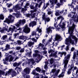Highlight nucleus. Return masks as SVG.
<instances>
[{"label": "nucleus", "mask_w": 78, "mask_h": 78, "mask_svg": "<svg viewBox=\"0 0 78 78\" xmlns=\"http://www.w3.org/2000/svg\"><path fill=\"white\" fill-rule=\"evenodd\" d=\"M71 73H72V69H69L67 72V73H68V75H70V74H71Z\"/></svg>", "instance_id": "nucleus-24"}, {"label": "nucleus", "mask_w": 78, "mask_h": 78, "mask_svg": "<svg viewBox=\"0 0 78 78\" xmlns=\"http://www.w3.org/2000/svg\"><path fill=\"white\" fill-rule=\"evenodd\" d=\"M32 35L33 36H34V35L36 36V32H33Z\"/></svg>", "instance_id": "nucleus-54"}, {"label": "nucleus", "mask_w": 78, "mask_h": 78, "mask_svg": "<svg viewBox=\"0 0 78 78\" xmlns=\"http://www.w3.org/2000/svg\"><path fill=\"white\" fill-rule=\"evenodd\" d=\"M36 70L35 69H34L32 71V74L33 75H36Z\"/></svg>", "instance_id": "nucleus-43"}, {"label": "nucleus", "mask_w": 78, "mask_h": 78, "mask_svg": "<svg viewBox=\"0 0 78 78\" xmlns=\"http://www.w3.org/2000/svg\"><path fill=\"white\" fill-rule=\"evenodd\" d=\"M17 43L18 45H20L21 44H22V42L20 40H17Z\"/></svg>", "instance_id": "nucleus-29"}, {"label": "nucleus", "mask_w": 78, "mask_h": 78, "mask_svg": "<svg viewBox=\"0 0 78 78\" xmlns=\"http://www.w3.org/2000/svg\"><path fill=\"white\" fill-rule=\"evenodd\" d=\"M27 44L28 46L30 47H31L32 45L34 44V42H31V41H29L28 42Z\"/></svg>", "instance_id": "nucleus-20"}, {"label": "nucleus", "mask_w": 78, "mask_h": 78, "mask_svg": "<svg viewBox=\"0 0 78 78\" xmlns=\"http://www.w3.org/2000/svg\"><path fill=\"white\" fill-rule=\"evenodd\" d=\"M21 64H22V62H19L18 63L15 62L13 64V66L14 67H16V66L18 67L20 65H21Z\"/></svg>", "instance_id": "nucleus-14"}, {"label": "nucleus", "mask_w": 78, "mask_h": 78, "mask_svg": "<svg viewBox=\"0 0 78 78\" xmlns=\"http://www.w3.org/2000/svg\"><path fill=\"white\" fill-rule=\"evenodd\" d=\"M65 61H64V67L65 69H67V65L69 62V61L70 60V56L69 55H67L66 57L64 58Z\"/></svg>", "instance_id": "nucleus-2"}, {"label": "nucleus", "mask_w": 78, "mask_h": 78, "mask_svg": "<svg viewBox=\"0 0 78 78\" xmlns=\"http://www.w3.org/2000/svg\"><path fill=\"white\" fill-rule=\"evenodd\" d=\"M22 23V20H20L19 22H18L15 25L16 27V29L17 28H19V29H17L16 30H22V29L20 27V25H21Z\"/></svg>", "instance_id": "nucleus-4"}, {"label": "nucleus", "mask_w": 78, "mask_h": 78, "mask_svg": "<svg viewBox=\"0 0 78 78\" xmlns=\"http://www.w3.org/2000/svg\"><path fill=\"white\" fill-rule=\"evenodd\" d=\"M19 33H15L14 34V37H15V38H17L16 37L18 35H19Z\"/></svg>", "instance_id": "nucleus-38"}, {"label": "nucleus", "mask_w": 78, "mask_h": 78, "mask_svg": "<svg viewBox=\"0 0 78 78\" xmlns=\"http://www.w3.org/2000/svg\"><path fill=\"white\" fill-rule=\"evenodd\" d=\"M76 2V0H72V4L75 3Z\"/></svg>", "instance_id": "nucleus-58"}, {"label": "nucleus", "mask_w": 78, "mask_h": 78, "mask_svg": "<svg viewBox=\"0 0 78 78\" xmlns=\"http://www.w3.org/2000/svg\"><path fill=\"white\" fill-rule=\"evenodd\" d=\"M51 13H52V12H51V11H48V14L49 15H50V14H51Z\"/></svg>", "instance_id": "nucleus-60"}, {"label": "nucleus", "mask_w": 78, "mask_h": 78, "mask_svg": "<svg viewBox=\"0 0 78 78\" xmlns=\"http://www.w3.org/2000/svg\"><path fill=\"white\" fill-rule=\"evenodd\" d=\"M4 25L5 26V27H3V28H5V29H8V26H7L6 24H5V23H3Z\"/></svg>", "instance_id": "nucleus-34"}, {"label": "nucleus", "mask_w": 78, "mask_h": 78, "mask_svg": "<svg viewBox=\"0 0 78 78\" xmlns=\"http://www.w3.org/2000/svg\"><path fill=\"white\" fill-rule=\"evenodd\" d=\"M20 39H22V40H24V36L22 35L19 37Z\"/></svg>", "instance_id": "nucleus-28"}, {"label": "nucleus", "mask_w": 78, "mask_h": 78, "mask_svg": "<svg viewBox=\"0 0 78 78\" xmlns=\"http://www.w3.org/2000/svg\"><path fill=\"white\" fill-rule=\"evenodd\" d=\"M8 55H9V54H7V57L6 58H5V60L6 61H8V60H9V56Z\"/></svg>", "instance_id": "nucleus-42"}, {"label": "nucleus", "mask_w": 78, "mask_h": 78, "mask_svg": "<svg viewBox=\"0 0 78 78\" xmlns=\"http://www.w3.org/2000/svg\"><path fill=\"white\" fill-rule=\"evenodd\" d=\"M21 2V6H22L23 5V1H22V0H21L20 1V2Z\"/></svg>", "instance_id": "nucleus-61"}, {"label": "nucleus", "mask_w": 78, "mask_h": 78, "mask_svg": "<svg viewBox=\"0 0 78 78\" xmlns=\"http://www.w3.org/2000/svg\"><path fill=\"white\" fill-rule=\"evenodd\" d=\"M13 22H14V20H9V19L7 18L6 20L4 21V22L7 23L8 24H9L10 23H12Z\"/></svg>", "instance_id": "nucleus-10"}, {"label": "nucleus", "mask_w": 78, "mask_h": 78, "mask_svg": "<svg viewBox=\"0 0 78 78\" xmlns=\"http://www.w3.org/2000/svg\"><path fill=\"white\" fill-rule=\"evenodd\" d=\"M55 15L56 16H58L60 15V14L58 12H56Z\"/></svg>", "instance_id": "nucleus-41"}, {"label": "nucleus", "mask_w": 78, "mask_h": 78, "mask_svg": "<svg viewBox=\"0 0 78 78\" xmlns=\"http://www.w3.org/2000/svg\"><path fill=\"white\" fill-rule=\"evenodd\" d=\"M22 23L23 24H24L25 23L26 20L25 19H23L22 20Z\"/></svg>", "instance_id": "nucleus-51"}, {"label": "nucleus", "mask_w": 78, "mask_h": 78, "mask_svg": "<svg viewBox=\"0 0 78 78\" xmlns=\"http://www.w3.org/2000/svg\"><path fill=\"white\" fill-rule=\"evenodd\" d=\"M46 17H45V15H43V16H42V19H43V20H45V18H46Z\"/></svg>", "instance_id": "nucleus-63"}, {"label": "nucleus", "mask_w": 78, "mask_h": 78, "mask_svg": "<svg viewBox=\"0 0 78 78\" xmlns=\"http://www.w3.org/2000/svg\"><path fill=\"white\" fill-rule=\"evenodd\" d=\"M61 18H62V19H63V17H62V16H59V17H57V19L58 20H59L60 19H61Z\"/></svg>", "instance_id": "nucleus-49"}, {"label": "nucleus", "mask_w": 78, "mask_h": 78, "mask_svg": "<svg viewBox=\"0 0 78 78\" xmlns=\"http://www.w3.org/2000/svg\"><path fill=\"white\" fill-rule=\"evenodd\" d=\"M5 73L3 70H0V76H2V75H4Z\"/></svg>", "instance_id": "nucleus-23"}, {"label": "nucleus", "mask_w": 78, "mask_h": 78, "mask_svg": "<svg viewBox=\"0 0 78 78\" xmlns=\"http://www.w3.org/2000/svg\"><path fill=\"white\" fill-rule=\"evenodd\" d=\"M55 41H61L62 38L61 37L60 35L57 34L55 36Z\"/></svg>", "instance_id": "nucleus-9"}, {"label": "nucleus", "mask_w": 78, "mask_h": 78, "mask_svg": "<svg viewBox=\"0 0 78 78\" xmlns=\"http://www.w3.org/2000/svg\"><path fill=\"white\" fill-rule=\"evenodd\" d=\"M70 68L69 69L72 70V69H73V67H74V65L73 64H71L70 66Z\"/></svg>", "instance_id": "nucleus-40"}, {"label": "nucleus", "mask_w": 78, "mask_h": 78, "mask_svg": "<svg viewBox=\"0 0 78 78\" xmlns=\"http://www.w3.org/2000/svg\"><path fill=\"white\" fill-rule=\"evenodd\" d=\"M44 20L47 22H50V18L49 17L46 18H45V20Z\"/></svg>", "instance_id": "nucleus-27"}, {"label": "nucleus", "mask_w": 78, "mask_h": 78, "mask_svg": "<svg viewBox=\"0 0 78 78\" xmlns=\"http://www.w3.org/2000/svg\"><path fill=\"white\" fill-rule=\"evenodd\" d=\"M23 31L25 33H29L30 32V28L27 26H25L23 29Z\"/></svg>", "instance_id": "nucleus-7"}, {"label": "nucleus", "mask_w": 78, "mask_h": 78, "mask_svg": "<svg viewBox=\"0 0 78 78\" xmlns=\"http://www.w3.org/2000/svg\"><path fill=\"white\" fill-rule=\"evenodd\" d=\"M33 16H32V18H34L35 17V15H36V13H34L33 14H32Z\"/></svg>", "instance_id": "nucleus-50"}, {"label": "nucleus", "mask_w": 78, "mask_h": 78, "mask_svg": "<svg viewBox=\"0 0 78 78\" xmlns=\"http://www.w3.org/2000/svg\"><path fill=\"white\" fill-rule=\"evenodd\" d=\"M34 6H33V5H30V9H34Z\"/></svg>", "instance_id": "nucleus-59"}, {"label": "nucleus", "mask_w": 78, "mask_h": 78, "mask_svg": "<svg viewBox=\"0 0 78 78\" xmlns=\"http://www.w3.org/2000/svg\"><path fill=\"white\" fill-rule=\"evenodd\" d=\"M12 38V37L10 36L9 38V41H14V40H12V39H11Z\"/></svg>", "instance_id": "nucleus-52"}, {"label": "nucleus", "mask_w": 78, "mask_h": 78, "mask_svg": "<svg viewBox=\"0 0 78 78\" xmlns=\"http://www.w3.org/2000/svg\"><path fill=\"white\" fill-rule=\"evenodd\" d=\"M30 73V69L29 68H26L23 70V74L24 75H27Z\"/></svg>", "instance_id": "nucleus-3"}, {"label": "nucleus", "mask_w": 78, "mask_h": 78, "mask_svg": "<svg viewBox=\"0 0 78 78\" xmlns=\"http://www.w3.org/2000/svg\"><path fill=\"white\" fill-rule=\"evenodd\" d=\"M5 51H7V50H9V49H11V48H10V45L7 44L5 46Z\"/></svg>", "instance_id": "nucleus-16"}, {"label": "nucleus", "mask_w": 78, "mask_h": 78, "mask_svg": "<svg viewBox=\"0 0 78 78\" xmlns=\"http://www.w3.org/2000/svg\"><path fill=\"white\" fill-rule=\"evenodd\" d=\"M11 73H12V75L13 76H16V72L12 69H10L8 71V75H9Z\"/></svg>", "instance_id": "nucleus-5"}, {"label": "nucleus", "mask_w": 78, "mask_h": 78, "mask_svg": "<svg viewBox=\"0 0 78 78\" xmlns=\"http://www.w3.org/2000/svg\"><path fill=\"white\" fill-rule=\"evenodd\" d=\"M12 18H13V19H14V17L12 16V15L9 16V19H10L9 20H11Z\"/></svg>", "instance_id": "nucleus-45"}, {"label": "nucleus", "mask_w": 78, "mask_h": 78, "mask_svg": "<svg viewBox=\"0 0 78 78\" xmlns=\"http://www.w3.org/2000/svg\"><path fill=\"white\" fill-rule=\"evenodd\" d=\"M5 17L3 16V15L1 14L0 15V23H1V20H4Z\"/></svg>", "instance_id": "nucleus-21"}, {"label": "nucleus", "mask_w": 78, "mask_h": 78, "mask_svg": "<svg viewBox=\"0 0 78 78\" xmlns=\"http://www.w3.org/2000/svg\"><path fill=\"white\" fill-rule=\"evenodd\" d=\"M75 25L74 24V23L73 24L72 26L69 27L68 29V33L69 34H70V36H69V38H67L66 41L68 42H69L70 43H71L72 45H73L75 44V41L73 40L72 39V38L73 39L75 38V36L73 35V32L74 31V30L75 28Z\"/></svg>", "instance_id": "nucleus-1"}, {"label": "nucleus", "mask_w": 78, "mask_h": 78, "mask_svg": "<svg viewBox=\"0 0 78 78\" xmlns=\"http://www.w3.org/2000/svg\"><path fill=\"white\" fill-rule=\"evenodd\" d=\"M57 5L58 6V8H59L60 7V5H62V4L59 3H58L57 4Z\"/></svg>", "instance_id": "nucleus-57"}, {"label": "nucleus", "mask_w": 78, "mask_h": 78, "mask_svg": "<svg viewBox=\"0 0 78 78\" xmlns=\"http://www.w3.org/2000/svg\"><path fill=\"white\" fill-rule=\"evenodd\" d=\"M37 23L35 21H33L32 22L30 23L29 24V26L30 27H33L36 25V23Z\"/></svg>", "instance_id": "nucleus-12"}, {"label": "nucleus", "mask_w": 78, "mask_h": 78, "mask_svg": "<svg viewBox=\"0 0 78 78\" xmlns=\"http://www.w3.org/2000/svg\"><path fill=\"white\" fill-rule=\"evenodd\" d=\"M20 48H21L20 47L18 46V47H16V50H20Z\"/></svg>", "instance_id": "nucleus-62"}, {"label": "nucleus", "mask_w": 78, "mask_h": 78, "mask_svg": "<svg viewBox=\"0 0 78 78\" xmlns=\"http://www.w3.org/2000/svg\"><path fill=\"white\" fill-rule=\"evenodd\" d=\"M53 62H54V60L53 58H51V59L50 60V63L51 64H52Z\"/></svg>", "instance_id": "nucleus-26"}, {"label": "nucleus", "mask_w": 78, "mask_h": 78, "mask_svg": "<svg viewBox=\"0 0 78 78\" xmlns=\"http://www.w3.org/2000/svg\"><path fill=\"white\" fill-rule=\"evenodd\" d=\"M35 70H36L37 72H40L41 71V69H40L39 67H37L36 68Z\"/></svg>", "instance_id": "nucleus-22"}, {"label": "nucleus", "mask_w": 78, "mask_h": 78, "mask_svg": "<svg viewBox=\"0 0 78 78\" xmlns=\"http://www.w3.org/2000/svg\"><path fill=\"white\" fill-rule=\"evenodd\" d=\"M74 20L75 22H78V17H77V19H74Z\"/></svg>", "instance_id": "nucleus-53"}, {"label": "nucleus", "mask_w": 78, "mask_h": 78, "mask_svg": "<svg viewBox=\"0 0 78 78\" xmlns=\"http://www.w3.org/2000/svg\"><path fill=\"white\" fill-rule=\"evenodd\" d=\"M11 33H8V35H9V36H12V33H13V32L12 31H10Z\"/></svg>", "instance_id": "nucleus-46"}, {"label": "nucleus", "mask_w": 78, "mask_h": 78, "mask_svg": "<svg viewBox=\"0 0 78 78\" xmlns=\"http://www.w3.org/2000/svg\"><path fill=\"white\" fill-rule=\"evenodd\" d=\"M7 31L8 32V29H5V28H3L0 31L1 33H5L6 32V31Z\"/></svg>", "instance_id": "nucleus-17"}, {"label": "nucleus", "mask_w": 78, "mask_h": 78, "mask_svg": "<svg viewBox=\"0 0 78 78\" xmlns=\"http://www.w3.org/2000/svg\"><path fill=\"white\" fill-rule=\"evenodd\" d=\"M35 53H34L33 55V58H36L37 56L39 51L38 50H36L35 51Z\"/></svg>", "instance_id": "nucleus-13"}, {"label": "nucleus", "mask_w": 78, "mask_h": 78, "mask_svg": "<svg viewBox=\"0 0 78 78\" xmlns=\"http://www.w3.org/2000/svg\"><path fill=\"white\" fill-rule=\"evenodd\" d=\"M58 54L59 55H60V57H62V56L63 55H64V56H65V58H66V56H67V55L69 56L70 59V54H67L66 56V55H67V52H59Z\"/></svg>", "instance_id": "nucleus-6"}, {"label": "nucleus", "mask_w": 78, "mask_h": 78, "mask_svg": "<svg viewBox=\"0 0 78 78\" xmlns=\"http://www.w3.org/2000/svg\"><path fill=\"white\" fill-rule=\"evenodd\" d=\"M52 29H54V27H51V26L49 27L48 28H46V30H47V33L48 34H50V33H52Z\"/></svg>", "instance_id": "nucleus-8"}, {"label": "nucleus", "mask_w": 78, "mask_h": 78, "mask_svg": "<svg viewBox=\"0 0 78 78\" xmlns=\"http://www.w3.org/2000/svg\"><path fill=\"white\" fill-rule=\"evenodd\" d=\"M31 40H32V41H34L35 42H37V40L34 38H32V39L31 38Z\"/></svg>", "instance_id": "nucleus-39"}, {"label": "nucleus", "mask_w": 78, "mask_h": 78, "mask_svg": "<svg viewBox=\"0 0 78 78\" xmlns=\"http://www.w3.org/2000/svg\"><path fill=\"white\" fill-rule=\"evenodd\" d=\"M20 15L19 13H17L16 14V16L17 17H19Z\"/></svg>", "instance_id": "nucleus-64"}, {"label": "nucleus", "mask_w": 78, "mask_h": 78, "mask_svg": "<svg viewBox=\"0 0 78 78\" xmlns=\"http://www.w3.org/2000/svg\"><path fill=\"white\" fill-rule=\"evenodd\" d=\"M55 28L56 29V30H57L58 31H60V30L61 29V28L60 27H58L57 28V27H55Z\"/></svg>", "instance_id": "nucleus-55"}, {"label": "nucleus", "mask_w": 78, "mask_h": 78, "mask_svg": "<svg viewBox=\"0 0 78 78\" xmlns=\"http://www.w3.org/2000/svg\"><path fill=\"white\" fill-rule=\"evenodd\" d=\"M13 28H12L11 27H9V30H8L7 31L8 33H9V31H14V30H15V29H16V27L14 26H13L12 27Z\"/></svg>", "instance_id": "nucleus-15"}, {"label": "nucleus", "mask_w": 78, "mask_h": 78, "mask_svg": "<svg viewBox=\"0 0 78 78\" xmlns=\"http://www.w3.org/2000/svg\"><path fill=\"white\" fill-rule=\"evenodd\" d=\"M58 2L57 0H55V2L53 1L52 2H51V5H54V2H55V4L56 3Z\"/></svg>", "instance_id": "nucleus-36"}, {"label": "nucleus", "mask_w": 78, "mask_h": 78, "mask_svg": "<svg viewBox=\"0 0 78 78\" xmlns=\"http://www.w3.org/2000/svg\"><path fill=\"white\" fill-rule=\"evenodd\" d=\"M8 56H9V58L10 57V58L9 59V62H11L12 61V60H13V59H14V57H12V56L11 55H9H9H8Z\"/></svg>", "instance_id": "nucleus-18"}, {"label": "nucleus", "mask_w": 78, "mask_h": 78, "mask_svg": "<svg viewBox=\"0 0 78 78\" xmlns=\"http://www.w3.org/2000/svg\"><path fill=\"white\" fill-rule=\"evenodd\" d=\"M56 72V69H52L51 71V73H54L55 72Z\"/></svg>", "instance_id": "nucleus-47"}, {"label": "nucleus", "mask_w": 78, "mask_h": 78, "mask_svg": "<svg viewBox=\"0 0 78 78\" xmlns=\"http://www.w3.org/2000/svg\"><path fill=\"white\" fill-rule=\"evenodd\" d=\"M17 67V72H18V71H19V72H21V70H22V68L19 67L18 66Z\"/></svg>", "instance_id": "nucleus-33"}, {"label": "nucleus", "mask_w": 78, "mask_h": 78, "mask_svg": "<svg viewBox=\"0 0 78 78\" xmlns=\"http://www.w3.org/2000/svg\"><path fill=\"white\" fill-rule=\"evenodd\" d=\"M13 9L14 10V11L15 12H18L17 10H19V9H21V8L18 5H16L14 7H13Z\"/></svg>", "instance_id": "nucleus-11"}, {"label": "nucleus", "mask_w": 78, "mask_h": 78, "mask_svg": "<svg viewBox=\"0 0 78 78\" xmlns=\"http://www.w3.org/2000/svg\"><path fill=\"white\" fill-rule=\"evenodd\" d=\"M3 40H5L7 39V36L6 35H4L2 37Z\"/></svg>", "instance_id": "nucleus-32"}, {"label": "nucleus", "mask_w": 78, "mask_h": 78, "mask_svg": "<svg viewBox=\"0 0 78 78\" xmlns=\"http://www.w3.org/2000/svg\"><path fill=\"white\" fill-rule=\"evenodd\" d=\"M76 52L75 51L74 52L73 57V59H75V58H76Z\"/></svg>", "instance_id": "nucleus-25"}, {"label": "nucleus", "mask_w": 78, "mask_h": 78, "mask_svg": "<svg viewBox=\"0 0 78 78\" xmlns=\"http://www.w3.org/2000/svg\"><path fill=\"white\" fill-rule=\"evenodd\" d=\"M27 9H25L24 8H22V9L21 11H22V12L26 11H27Z\"/></svg>", "instance_id": "nucleus-44"}, {"label": "nucleus", "mask_w": 78, "mask_h": 78, "mask_svg": "<svg viewBox=\"0 0 78 78\" xmlns=\"http://www.w3.org/2000/svg\"><path fill=\"white\" fill-rule=\"evenodd\" d=\"M58 73H57V72H55V74H54L55 76V77L58 76Z\"/></svg>", "instance_id": "nucleus-56"}, {"label": "nucleus", "mask_w": 78, "mask_h": 78, "mask_svg": "<svg viewBox=\"0 0 78 78\" xmlns=\"http://www.w3.org/2000/svg\"><path fill=\"white\" fill-rule=\"evenodd\" d=\"M24 48H22L20 51V53H23V52H24Z\"/></svg>", "instance_id": "nucleus-48"}, {"label": "nucleus", "mask_w": 78, "mask_h": 78, "mask_svg": "<svg viewBox=\"0 0 78 78\" xmlns=\"http://www.w3.org/2000/svg\"><path fill=\"white\" fill-rule=\"evenodd\" d=\"M24 40L26 39V40H30L31 39V37L28 38V37H27L26 36H24Z\"/></svg>", "instance_id": "nucleus-30"}, {"label": "nucleus", "mask_w": 78, "mask_h": 78, "mask_svg": "<svg viewBox=\"0 0 78 78\" xmlns=\"http://www.w3.org/2000/svg\"><path fill=\"white\" fill-rule=\"evenodd\" d=\"M64 72L62 71L61 73L58 76V78H61L63 77L64 76Z\"/></svg>", "instance_id": "nucleus-19"}, {"label": "nucleus", "mask_w": 78, "mask_h": 78, "mask_svg": "<svg viewBox=\"0 0 78 78\" xmlns=\"http://www.w3.org/2000/svg\"><path fill=\"white\" fill-rule=\"evenodd\" d=\"M55 51H53V49H50V50L48 51V53H54Z\"/></svg>", "instance_id": "nucleus-35"}, {"label": "nucleus", "mask_w": 78, "mask_h": 78, "mask_svg": "<svg viewBox=\"0 0 78 78\" xmlns=\"http://www.w3.org/2000/svg\"><path fill=\"white\" fill-rule=\"evenodd\" d=\"M30 62H31L33 64H34V63L35 62L34 61V59H30Z\"/></svg>", "instance_id": "nucleus-31"}, {"label": "nucleus", "mask_w": 78, "mask_h": 78, "mask_svg": "<svg viewBox=\"0 0 78 78\" xmlns=\"http://www.w3.org/2000/svg\"><path fill=\"white\" fill-rule=\"evenodd\" d=\"M73 39H74L75 40L76 44H77V43L78 42V38L76 37V36Z\"/></svg>", "instance_id": "nucleus-37"}]
</instances>
